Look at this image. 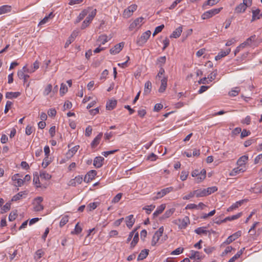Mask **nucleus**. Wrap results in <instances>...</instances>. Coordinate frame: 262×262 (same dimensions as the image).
I'll list each match as a JSON object with an SVG mask.
<instances>
[{
  "instance_id": "f257e3e1",
  "label": "nucleus",
  "mask_w": 262,
  "mask_h": 262,
  "mask_svg": "<svg viewBox=\"0 0 262 262\" xmlns=\"http://www.w3.org/2000/svg\"><path fill=\"white\" fill-rule=\"evenodd\" d=\"M96 11H97L96 9L90 8V13L89 14L86 18L85 19V20L82 22V24L81 25V29L82 30L84 29L89 25V24L91 23L93 19L96 15Z\"/></svg>"
},
{
  "instance_id": "f03ea898",
  "label": "nucleus",
  "mask_w": 262,
  "mask_h": 262,
  "mask_svg": "<svg viewBox=\"0 0 262 262\" xmlns=\"http://www.w3.org/2000/svg\"><path fill=\"white\" fill-rule=\"evenodd\" d=\"M222 9V8H216V9H213L207 11L205 12H204L202 15V18L203 19H208L209 18L212 17L213 16L215 15V14H218L221 10Z\"/></svg>"
},
{
  "instance_id": "7ed1b4c3",
  "label": "nucleus",
  "mask_w": 262,
  "mask_h": 262,
  "mask_svg": "<svg viewBox=\"0 0 262 262\" xmlns=\"http://www.w3.org/2000/svg\"><path fill=\"white\" fill-rule=\"evenodd\" d=\"M137 6L136 4H133L128 7L124 10L123 17L127 18L133 15V12L136 10Z\"/></svg>"
},
{
  "instance_id": "20e7f679",
  "label": "nucleus",
  "mask_w": 262,
  "mask_h": 262,
  "mask_svg": "<svg viewBox=\"0 0 262 262\" xmlns=\"http://www.w3.org/2000/svg\"><path fill=\"white\" fill-rule=\"evenodd\" d=\"M173 189L172 187H169L162 189L161 191L157 193V195L154 196L152 198L153 200H156L158 199L161 198L165 196L166 194L172 191Z\"/></svg>"
},
{
  "instance_id": "39448f33",
  "label": "nucleus",
  "mask_w": 262,
  "mask_h": 262,
  "mask_svg": "<svg viewBox=\"0 0 262 262\" xmlns=\"http://www.w3.org/2000/svg\"><path fill=\"white\" fill-rule=\"evenodd\" d=\"M143 19L144 18L143 17H140L135 19L134 21L130 24L129 27V30L132 31L136 28L139 29L142 25Z\"/></svg>"
},
{
  "instance_id": "423d86ee",
  "label": "nucleus",
  "mask_w": 262,
  "mask_h": 262,
  "mask_svg": "<svg viewBox=\"0 0 262 262\" xmlns=\"http://www.w3.org/2000/svg\"><path fill=\"white\" fill-rule=\"evenodd\" d=\"M43 201V198L41 196H37L34 199V203L36 204L34 207L35 211H40L43 209V206L41 204Z\"/></svg>"
},
{
  "instance_id": "0eeeda50",
  "label": "nucleus",
  "mask_w": 262,
  "mask_h": 262,
  "mask_svg": "<svg viewBox=\"0 0 262 262\" xmlns=\"http://www.w3.org/2000/svg\"><path fill=\"white\" fill-rule=\"evenodd\" d=\"M151 34V32L149 30L146 31L144 33H143L141 37L139 38L137 41V43L140 45H143L145 43L149 37H150Z\"/></svg>"
},
{
  "instance_id": "6e6552de",
  "label": "nucleus",
  "mask_w": 262,
  "mask_h": 262,
  "mask_svg": "<svg viewBox=\"0 0 262 262\" xmlns=\"http://www.w3.org/2000/svg\"><path fill=\"white\" fill-rule=\"evenodd\" d=\"M177 224H178L180 229H185L189 224V219L188 216H185L183 219H179L177 221Z\"/></svg>"
},
{
  "instance_id": "1a4fd4ad",
  "label": "nucleus",
  "mask_w": 262,
  "mask_h": 262,
  "mask_svg": "<svg viewBox=\"0 0 262 262\" xmlns=\"http://www.w3.org/2000/svg\"><path fill=\"white\" fill-rule=\"evenodd\" d=\"M97 174V171L95 170H90L85 176L83 181L84 182L89 183L94 179Z\"/></svg>"
},
{
  "instance_id": "9d476101",
  "label": "nucleus",
  "mask_w": 262,
  "mask_h": 262,
  "mask_svg": "<svg viewBox=\"0 0 262 262\" xmlns=\"http://www.w3.org/2000/svg\"><path fill=\"white\" fill-rule=\"evenodd\" d=\"M129 59V57L128 56H126L123 60L118 59L117 61L118 62V66L123 69H125L128 67L129 66L128 61Z\"/></svg>"
},
{
  "instance_id": "9b49d317",
  "label": "nucleus",
  "mask_w": 262,
  "mask_h": 262,
  "mask_svg": "<svg viewBox=\"0 0 262 262\" xmlns=\"http://www.w3.org/2000/svg\"><path fill=\"white\" fill-rule=\"evenodd\" d=\"M241 231H238L233 234L229 236L226 241L224 242L225 244L228 245L230 244L231 243H232L233 241H235L236 238H237L238 237L241 236Z\"/></svg>"
},
{
  "instance_id": "f8f14e48",
  "label": "nucleus",
  "mask_w": 262,
  "mask_h": 262,
  "mask_svg": "<svg viewBox=\"0 0 262 262\" xmlns=\"http://www.w3.org/2000/svg\"><path fill=\"white\" fill-rule=\"evenodd\" d=\"M90 8H88L87 9H84L81 11V12L79 14V15L77 17L75 21V24H77L79 23L81 20H82L85 16L88 15L89 13Z\"/></svg>"
},
{
  "instance_id": "ddd939ff",
  "label": "nucleus",
  "mask_w": 262,
  "mask_h": 262,
  "mask_svg": "<svg viewBox=\"0 0 262 262\" xmlns=\"http://www.w3.org/2000/svg\"><path fill=\"white\" fill-rule=\"evenodd\" d=\"M102 133H99L92 141L91 146L92 148H95L99 144L100 141L102 137Z\"/></svg>"
},
{
  "instance_id": "4468645a",
  "label": "nucleus",
  "mask_w": 262,
  "mask_h": 262,
  "mask_svg": "<svg viewBox=\"0 0 262 262\" xmlns=\"http://www.w3.org/2000/svg\"><path fill=\"white\" fill-rule=\"evenodd\" d=\"M104 160V158L102 157H96L94 160L93 165L97 168H100L102 166V162Z\"/></svg>"
},
{
  "instance_id": "2eb2a0df",
  "label": "nucleus",
  "mask_w": 262,
  "mask_h": 262,
  "mask_svg": "<svg viewBox=\"0 0 262 262\" xmlns=\"http://www.w3.org/2000/svg\"><path fill=\"white\" fill-rule=\"evenodd\" d=\"M135 222V219L134 218V215L132 214L129 215L126 217V226L129 229L133 227Z\"/></svg>"
},
{
  "instance_id": "dca6fc26",
  "label": "nucleus",
  "mask_w": 262,
  "mask_h": 262,
  "mask_svg": "<svg viewBox=\"0 0 262 262\" xmlns=\"http://www.w3.org/2000/svg\"><path fill=\"white\" fill-rule=\"evenodd\" d=\"M161 83L160 87L159 89V92L160 93H163L165 91L166 88L167 87V78L165 77H163L161 80Z\"/></svg>"
},
{
  "instance_id": "f3484780",
  "label": "nucleus",
  "mask_w": 262,
  "mask_h": 262,
  "mask_svg": "<svg viewBox=\"0 0 262 262\" xmlns=\"http://www.w3.org/2000/svg\"><path fill=\"white\" fill-rule=\"evenodd\" d=\"M182 29V26L179 27L174 31H173L172 34L170 35V37L174 38H178L181 34Z\"/></svg>"
},
{
  "instance_id": "a211bd4d",
  "label": "nucleus",
  "mask_w": 262,
  "mask_h": 262,
  "mask_svg": "<svg viewBox=\"0 0 262 262\" xmlns=\"http://www.w3.org/2000/svg\"><path fill=\"white\" fill-rule=\"evenodd\" d=\"M165 207L166 205L165 204H161L160 206H159L153 213V217L155 218L157 217L160 214L162 213V212L164 210Z\"/></svg>"
},
{
  "instance_id": "6ab92c4d",
  "label": "nucleus",
  "mask_w": 262,
  "mask_h": 262,
  "mask_svg": "<svg viewBox=\"0 0 262 262\" xmlns=\"http://www.w3.org/2000/svg\"><path fill=\"white\" fill-rule=\"evenodd\" d=\"M27 192L26 191L19 192L12 197L11 201V202H15V201H18L23 198V195H27Z\"/></svg>"
},
{
  "instance_id": "aec40b11",
  "label": "nucleus",
  "mask_w": 262,
  "mask_h": 262,
  "mask_svg": "<svg viewBox=\"0 0 262 262\" xmlns=\"http://www.w3.org/2000/svg\"><path fill=\"white\" fill-rule=\"evenodd\" d=\"M175 208H172L170 209L167 210L164 214L161 217V220H164L169 217L174 212Z\"/></svg>"
},
{
  "instance_id": "412c9836",
  "label": "nucleus",
  "mask_w": 262,
  "mask_h": 262,
  "mask_svg": "<svg viewBox=\"0 0 262 262\" xmlns=\"http://www.w3.org/2000/svg\"><path fill=\"white\" fill-rule=\"evenodd\" d=\"M148 252H149V250H148V249L142 250L141 251L139 255H138L137 260L138 261H139V260H143L144 258H145L147 256V255L148 254Z\"/></svg>"
},
{
  "instance_id": "4be33fe9",
  "label": "nucleus",
  "mask_w": 262,
  "mask_h": 262,
  "mask_svg": "<svg viewBox=\"0 0 262 262\" xmlns=\"http://www.w3.org/2000/svg\"><path fill=\"white\" fill-rule=\"evenodd\" d=\"M194 192L195 195L197 198L204 197V196H207L205 189H197L196 190H194Z\"/></svg>"
},
{
  "instance_id": "5701e85b",
  "label": "nucleus",
  "mask_w": 262,
  "mask_h": 262,
  "mask_svg": "<svg viewBox=\"0 0 262 262\" xmlns=\"http://www.w3.org/2000/svg\"><path fill=\"white\" fill-rule=\"evenodd\" d=\"M20 95V93L9 92L6 93V98L7 99H12L18 97Z\"/></svg>"
},
{
  "instance_id": "b1692460",
  "label": "nucleus",
  "mask_w": 262,
  "mask_h": 262,
  "mask_svg": "<svg viewBox=\"0 0 262 262\" xmlns=\"http://www.w3.org/2000/svg\"><path fill=\"white\" fill-rule=\"evenodd\" d=\"M248 159V157L247 156H243L240 157L237 161V165L240 167L244 165L246 161Z\"/></svg>"
},
{
  "instance_id": "393cba45",
  "label": "nucleus",
  "mask_w": 262,
  "mask_h": 262,
  "mask_svg": "<svg viewBox=\"0 0 262 262\" xmlns=\"http://www.w3.org/2000/svg\"><path fill=\"white\" fill-rule=\"evenodd\" d=\"M139 241V233L136 232L134 236L133 239L130 243V248L133 249L135 247Z\"/></svg>"
},
{
  "instance_id": "a878e982",
  "label": "nucleus",
  "mask_w": 262,
  "mask_h": 262,
  "mask_svg": "<svg viewBox=\"0 0 262 262\" xmlns=\"http://www.w3.org/2000/svg\"><path fill=\"white\" fill-rule=\"evenodd\" d=\"M243 202H244L243 200H241V201L236 202V203H235L233 204H232L230 207H229L227 209V211H231L237 208L240 206H241V205L243 203Z\"/></svg>"
},
{
  "instance_id": "bb28decb",
  "label": "nucleus",
  "mask_w": 262,
  "mask_h": 262,
  "mask_svg": "<svg viewBox=\"0 0 262 262\" xmlns=\"http://www.w3.org/2000/svg\"><path fill=\"white\" fill-rule=\"evenodd\" d=\"M11 7L8 5H4L0 7V15L5 14L11 11Z\"/></svg>"
},
{
  "instance_id": "cd10ccee",
  "label": "nucleus",
  "mask_w": 262,
  "mask_h": 262,
  "mask_svg": "<svg viewBox=\"0 0 262 262\" xmlns=\"http://www.w3.org/2000/svg\"><path fill=\"white\" fill-rule=\"evenodd\" d=\"M151 87H152V84H151V82L149 81H147L145 83L144 93L145 95L148 94L151 91Z\"/></svg>"
},
{
  "instance_id": "c85d7f7f",
  "label": "nucleus",
  "mask_w": 262,
  "mask_h": 262,
  "mask_svg": "<svg viewBox=\"0 0 262 262\" xmlns=\"http://www.w3.org/2000/svg\"><path fill=\"white\" fill-rule=\"evenodd\" d=\"M79 148V145H76V146H75L74 147H72L67 153V157H69V156H70V157H72L74 155H75L76 154V152L77 151Z\"/></svg>"
},
{
  "instance_id": "c756f323",
  "label": "nucleus",
  "mask_w": 262,
  "mask_h": 262,
  "mask_svg": "<svg viewBox=\"0 0 262 262\" xmlns=\"http://www.w3.org/2000/svg\"><path fill=\"white\" fill-rule=\"evenodd\" d=\"M246 7L244 4L241 3L236 7L235 9V11L236 13L244 12L246 10Z\"/></svg>"
},
{
  "instance_id": "7c9ffc66",
  "label": "nucleus",
  "mask_w": 262,
  "mask_h": 262,
  "mask_svg": "<svg viewBox=\"0 0 262 262\" xmlns=\"http://www.w3.org/2000/svg\"><path fill=\"white\" fill-rule=\"evenodd\" d=\"M260 10L259 9H256V10H252V17L251 19V22L255 21L257 19V17L259 16Z\"/></svg>"
},
{
  "instance_id": "2f4dec72",
  "label": "nucleus",
  "mask_w": 262,
  "mask_h": 262,
  "mask_svg": "<svg viewBox=\"0 0 262 262\" xmlns=\"http://www.w3.org/2000/svg\"><path fill=\"white\" fill-rule=\"evenodd\" d=\"M255 35H253L251 36L250 37L247 39V40L244 41L243 43V45H244L245 47L246 46H250L251 43L254 41L255 38Z\"/></svg>"
},
{
  "instance_id": "473e14b6",
  "label": "nucleus",
  "mask_w": 262,
  "mask_h": 262,
  "mask_svg": "<svg viewBox=\"0 0 262 262\" xmlns=\"http://www.w3.org/2000/svg\"><path fill=\"white\" fill-rule=\"evenodd\" d=\"M205 228L206 227H199L195 229L194 232L199 235L201 234H207L208 231L205 230Z\"/></svg>"
},
{
  "instance_id": "72a5a7b5",
  "label": "nucleus",
  "mask_w": 262,
  "mask_h": 262,
  "mask_svg": "<svg viewBox=\"0 0 262 262\" xmlns=\"http://www.w3.org/2000/svg\"><path fill=\"white\" fill-rule=\"evenodd\" d=\"M82 231V228L79 225V223L75 225L73 231H71L72 234H78Z\"/></svg>"
},
{
  "instance_id": "f704fd0d",
  "label": "nucleus",
  "mask_w": 262,
  "mask_h": 262,
  "mask_svg": "<svg viewBox=\"0 0 262 262\" xmlns=\"http://www.w3.org/2000/svg\"><path fill=\"white\" fill-rule=\"evenodd\" d=\"M68 91V88L66 84L61 83L59 93L61 96H63Z\"/></svg>"
},
{
  "instance_id": "c9c22d12",
  "label": "nucleus",
  "mask_w": 262,
  "mask_h": 262,
  "mask_svg": "<svg viewBox=\"0 0 262 262\" xmlns=\"http://www.w3.org/2000/svg\"><path fill=\"white\" fill-rule=\"evenodd\" d=\"M17 216V211L16 210L10 212L9 215L8 219L10 222L13 221L15 220Z\"/></svg>"
},
{
  "instance_id": "e433bc0d",
  "label": "nucleus",
  "mask_w": 262,
  "mask_h": 262,
  "mask_svg": "<svg viewBox=\"0 0 262 262\" xmlns=\"http://www.w3.org/2000/svg\"><path fill=\"white\" fill-rule=\"evenodd\" d=\"M11 204L10 202L6 203L2 208L1 213H4L9 211L11 208Z\"/></svg>"
},
{
  "instance_id": "4c0bfd02",
  "label": "nucleus",
  "mask_w": 262,
  "mask_h": 262,
  "mask_svg": "<svg viewBox=\"0 0 262 262\" xmlns=\"http://www.w3.org/2000/svg\"><path fill=\"white\" fill-rule=\"evenodd\" d=\"M164 231V228L163 226L159 228L158 231H157L154 234V238H157V239L160 238V237L162 236Z\"/></svg>"
},
{
  "instance_id": "58836bf2",
  "label": "nucleus",
  "mask_w": 262,
  "mask_h": 262,
  "mask_svg": "<svg viewBox=\"0 0 262 262\" xmlns=\"http://www.w3.org/2000/svg\"><path fill=\"white\" fill-rule=\"evenodd\" d=\"M97 41L100 42L101 44L104 45L107 41V36L105 35H100Z\"/></svg>"
},
{
  "instance_id": "ea45409f",
  "label": "nucleus",
  "mask_w": 262,
  "mask_h": 262,
  "mask_svg": "<svg viewBox=\"0 0 262 262\" xmlns=\"http://www.w3.org/2000/svg\"><path fill=\"white\" fill-rule=\"evenodd\" d=\"M69 221V216L68 215H66L62 217V219L60 220V223H59V226L60 227H63Z\"/></svg>"
},
{
  "instance_id": "a19ab883",
  "label": "nucleus",
  "mask_w": 262,
  "mask_h": 262,
  "mask_svg": "<svg viewBox=\"0 0 262 262\" xmlns=\"http://www.w3.org/2000/svg\"><path fill=\"white\" fill-rule=\"evenodd\" d=\"M207 195H208L212 193H213L217 190V188L216 186H212L205 189Z\"/></svg>"
},
{
  "instance_id": "79ce46f5",
  "label": "nucleus",
  "mask_w": 262,
  "mask_h": 262,
  "mask_svg": "<svg viewBox=\"0 0 262 262\" xmlns=\"http://www.w3.org/2000/svg\"><path fill=\"white\" fill-rule=\"evenodd\" d=\"M115 107V100H109V102H107L106 105V108L107 110H112Z\"/></svg>"
},
{
  "instance_id": "37998d69",
  "label": "nucleus",
  "mask_w": 262,
  "mask_h": 262,
  "mask_svg": "<svg viewBox=\"0 0 262 262\" xmlns=\"http://www.w3.org/2000/svg\"><path fill=\"white\" fill-rule=\"evenodd\" d=\"M39 176L41 179H43L46 180H50L51 178V176L45 171L41 172Z\"/></svg>"
},
{
  "instance_id": "c03bdc74",
  "label": "nucleus",
  "mask_w": 262,
  "mask_h": 262,
  "mask_svg": "<svg viewBox=\"0 0 262 262\" xmlns=\"http://www.w3.org/2000/svg\"><path fill=\"white\" fill-rule=\"evenodd\" d=\"M155 208V206L153 205H150L148 206H145L143 208V210H145L147 214H150L151 212Z\"/></svg>"
},
{
  "instance_id": "a18cd8bd",
  "label": "nucleus",
  "mask_w": 262,
  "mask_h": 262,
  "mask_svg": "<svg viewBox=\"0 0 262 262\" xmlns=\"http://www.w3.org/2000/svg\"><path fill=\"white\" fill-rule=\"evenodd\" d=\"M52 89V85L51 84H48L44 90L43 95L47 96L51 92Z\"/></svg>"
},
{
  "instance_id": "49530a36",
  "label": "nucleus",
  "mask_w": 262,
  "mask_h": 262,
  "mask_svg": "<svg viewBox=\"0 0 262 262\" xmlns=\"http://www.w3.org/2000/svg\"><path fill=\"white\" fill-rule=\"evenodd\" d=\"M157 61L159 64V67H163V64L166 62V57L165 56L160 57L158 58Z\"/></svg>"
},
{
  "instance_id": "de8ad7c7",
  "label": "nucleus",
  "mask_w": 262,
  "mask_h": 262,
  "mask_svg": "<svg viewBox=\"0 0 262 262\" xmlns=\"http://www.w3.org/2000/svg\"><path fill=\"white\" fill-rule=\"evenodd\" d=\"M51 163V161L49 160L48 157H45L42 163V166L43 168H46Z\"/></svg>"
},
{
  "instance_id": "09e8293b",
  "label": "nucleus",
  "mask_w": 262,
  "mask_h": 262,
  "mask_svg": "<svg viewBox=\"0 0 262 262\" xmlns=\"http://www.w3.org/2000/svg\"><path fill=\"white\" fill-rule=\"evenodd\" d=\"M239 91V88H235L234 89L232 90V91L229 93V94L231 96H236L238 94Z\"/></svg>"
},
{
  "instance_id": "8fccbe9b",
  "label": "nucleus",
  "mask_w": 262,
  "mask_h": 262,
  "mask_svg": "<svg viewBox=\"0 0 262 262\" xmlns=\"http://www.w3.org/2000/svg\"><path fill=\"white\" fill-rule=\"evenodd\" d=\"M251 134V132L246 129H244L241 134V138L242 139L249 136Z\"/></svg>"
},
{
  "instance_id": "3c124183",
  "label": "nucleus",
  "mask_w": 262,
  "mask_h": 262,
  "mask_svg": "<svg viewBox=\"0 0 262 262\" xmlns=\"http://www.w3.org/2000/svg\"><path fill=\"white\" fill-rule=\"evenodd\" d=\"M220 0H207L204 4V6L209 5L213 6L216 4H217Z\"/></svg>"
},
{
  "instance_id": "603ef678",
  "label": "nucleus",
  "mask_w": 262,
  "mask_h": 262,
  "mask_svg": "<svg viewBox=\"0 0 262 262\" xmlns=\"http://www.w3.org/2000/svg\"><path fill=\"white\" fill-rule=\"evenodd\" d=\"M184 248H178L176 250H173L171 253V254L172 255H179L181 253H182L183 252Z\"/></svg>"
},
{
  "instance_id": "864d4df0",
  "label": "nucleus",
  "mask_w": 262,
  "mask_h": 262,
  "mask_svg": "<svg viewBox=\"0 0 262 262\" xmlns=\"http://www.w3.org/2000/svg\"><path fill=\"white\" fill-rule=\"evenodd\" d=\"M124 42H121L120 43H119V44L118 45H116V53H119L120 51H121L123 47H124Z\"/></svg>"
},
{
  "instance_id": "5fc2aeb1",
  "label": "nucleus",
  "mask_w": 262,
  "mask_h": 262,
  "mask_svg": "<svg viewBox=\"0 0 262 262\" xmlns=\"http://www.w3.org/2000/svg\"><path fill=\"white\" fill-rule=\"evenodd\" d=\"M34 178H33V183L35 184H40L39 182V175L37 172H35L33 174Z\"/></svg>"
},
{
  "instance_id": "6e6d98bb",
  "label": "nucleus",
  "mask_w": 262,
  "mask_h": 262,
  "mask_svg": "<svg viewBox=\"0 0 262 262\" xmlns=\"http://www.w3.org/2000/svg\"><path fill=\"white\" fill-rule=\"evenodd\" d=\"M43 253V252L42 251V250H41V249L38 250L35 252V255L34 256L35 258L36 259V260L40 259L42 257Z\"/></svg>"
},
{
  "instance_id": "4d7b16f0",
  "label": "nucleus",
  "mask_w": 262,
  "mask_h": 262,
  "mask_svg": "<svg viewBox=\"0 0 262 262\" xmlns=\"http://www.w3.org/2000/svg\"><path fill=\"white\" fill-rule=\"evenodd\" d=\"M189 172L186 171H182L180 176V179L182 181H185L187 178Z\"/></svg>"
},
{
  "instance_id": "13d9d810",
  "label": "nucleus",
  "mask_w": 262,
  "mask_h": 262,
  "mask_svg": "<svg viewBox=\"0 0 262 262\" xmlns=\"http://www.w3.org/2000/svg\"><path fill=\"white\" fill-rule=\"evenodd\" d=\"M12 105V102L10 101H7L5 105V108L4 110V113L5 114L7 113L10 108L11 105Z\"/></svg>"
},
{
  "instance_id": "bf43d9fd",
  "label": "nucleus",
  "mask_w": 262,
  "mask_h": 262,
  "mask_svg": "<svg viewBox=\"0 0 262 262\" xmlns=\"http://www.w3.org/2000/svg\"><path fill=\"white\" fill-rule=\"evenodd\" d=\"M99 204V202H93L89 204L88 207H90V210L91 211L97 208L98 205Z\"/></svg>"
},
{
  "instance_id": "052dcab7",
  "label": "nucleus",
  "mask_w": 262,
  "mask_h": 262,
  "mask_svg": "<svg viewBox=\"0 0 262 262\" xmlns=\"http://www.w3.org/2000/svg\"><path fill=\"white\" fill-rule=\"evenodd\" d=\"M195 195L194 191L190 192L188 194L186 195L183 197L184 200H189L193 198Z\"/></svg>"
},
{
  "instance_id": "680f3d73",
  "label": "nucleus",
  "mask_w": 262,
  "mask_h": 262,
  "mask_svg": "<svg viewBox=\"0 0 262 262\" xmlns=\"http://www.w3.org/2000/svg\"><path fill=\"white\" fill-rule=\"evenodd\" d=\"M137 231V229H134L132 232H130L128 235V236L127 238V243L129 242L132 238H133V236H134L135 233Z\"/></svg>"
},
{
  "instance_id": "e2e57ef3",
  "label": "nucleus",
  "mask_w": 262,
  "mask_h": 262,
  "mask_svg": "<svg viewBox=\"0 0 262 262\" xmlns=\"http://www.w3.org/2000/svg\"><path fill=\"white\" fill-rule=\"evenodd\" d=\"M48 114L50 117H55L56 114V111L55 108L49 109L48 111Z\"/></svg>"
},
{
  "instance_id": "0e129e2a",
  "label": "nucleus",
  "mask_w": 262,
  "mask_h": 262,
  "mask_svg": "<svg viewBox=\"0 0 262 262\" xmlns=\"http://www.w3.org/2000/svg\"><path fill=\"white\" fill-rule=\"evenodd\" d=\"M245 171V169L241 167L240 166L235 168L233 169L232 173H235V174L239 173L240 172H243Z\"/></svg>"
},
{
  "instance_id": "69168bd1",
  "label": "nucleus",
  "mask_w": 262,
  "mask_h": 262,
  "mask_svg": "<svg viewBox=\"0 0 262 262\" xmlns=\"http://www.w3.org/2000/svg\"><path fill=\"white\" fill-rule=\"evenodd\" d=\"M92 133V128L91 126H88L85 129V135L87 137L91 136Z\"/></svg>"
},
{
  "instance_id": "338daca9",
  "label": "nucleus",
  "mask_w": 262,
  "mask_h": 262,
  "mask_svg": "<svg viewBox=\"0 0 262 262\" xmlns=\"http://www.w3.org/2000/svg\"><path fill=\"white\" fill-rule=\"evenodd\" d=\"M17 75L19 78L22 79L24 77H29V76L28 75H26L24 74V72L22 70H19L17 72Z\"/></svg>"
},
{
  "instance_id": "774afa93",
  "label": "nucleus",
  "mask_w": 262,
  "mask_h": 262,
  "mask_svg": "<svg viewBox=\"0 0 262 262\" xmlns=\"http://www.w3.org/2000/svg\"><path fill=\"white\" fill-rule=\"evenodd\" d=\"M26 134L27 135H30L33 132V129L31 126L28 125L26 128Z\"/></svg>"
}]
</instances>
